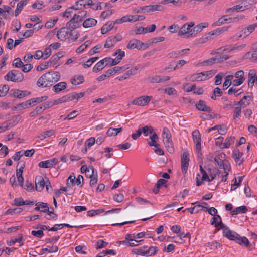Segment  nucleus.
Returning a JSON list of instances; mask_svg holds the SVG:
<instances>
[{
	"instance_id": "nucleus-53",
	"label": "nucleus",
	"mask_w": 257,
	"mask_h": 257,
	"mask_svg": "<svg viewBox=\"0 0 257 257\" xmlns=\"http://www.w3.org/2000/svg\"><path fill=\"white\" fill-rule=\"evenodd\" d=\"M179 55L180 52H179V51H175L169 52L167 54V57L170 58H177Z\"/></svg>"
},
{
	"instance_id": "nucleus-48",
	"label": "nucleus",
	"mask_w": 257,
	"mask_h": 257,
	"mask_svg": "<svg viewBox=\"0 0 257 257\" xmlns=\"http://www.w3.org/2000/svg\"><path fill=\"white\" fill-rule=\"evenodd\" d=\"M244 10L243 7L242 6L240 5H236L232 8L227 9L226 11V12H233L235 11H242Z\"/></svg>"
},
{
	"instance_id": "nucleus-39",
	"label": "nucleus",
	"mask_w": 257,
	"mask_h": 257,
	"mask_svg": "<svg viewBox=\"0 0 257 257\" xmlns=\"http://www.w3.org/2000/svg\"><path fill=\"white\" fill-rule=\"evenodd\" d=\"M104 212V210L103 209H99L97 210H91L88 211V215L90 217H92L96 215L99 214Z\"/></svg>"
},
{
	"instance_id": "nucleus-27",
	"label": "nucleus",
	"mask_w": 257,
	"mask_h": 257,
	"mask_svg": "<svg viewBox=\"0 0 257 257\" xmlns=\"http://www.w3.org/2000/svg\"><path fill=\"white\" fill-rule=\"evenodd\" d=\"M55 133V131L53 130H50L44 132H43L40 134L37 138H40L41 140H43L46 138L52 136Z\"/></svg>"
},
{
	"instance_id": "nucleus-34",
	"label": "nucleus",
	"mask_w": 257,
	"mask_h": 257,
	"mask_svg": "<svg viewBox=\"0 0 257 257\" xmlns=\"http://www.w3.org/2000/svg\"><path fill=\"white\" fill-rule=\"evenodd\" d=\"M191 78L192 81H201L205 80L202 72L193 74L191 76Z\"/></svg>"
},
{
	"instance_id": "nucleus-12",
	"label": "nucleus",
	"mask_w": 257,
	"mask_h": 257,
	"mask_svg": "<svg viewBox=\"0 0 257 257\" xmlns=\"http://www.w3.org/2000/svg\"><path fill=\"white\" fill-rule=\"evenodd\" d=\"M11 92H13V93L10 94L12 97L18 98H22L29 95L31 93L29 91L26 90L22 91L19 89H12L11 90Z\"/></svg>"
},
{
	"instance_id": "nucleus-22",
	"label": "nucleus",
	"mask_w": 257,
	"mask_h": 257,
	"mask_svg": "<svg viewBox=\"0 0 257 257\" xmlns=\"http://www.w3.org/2000/svg\"><path fill=\"white\" fill-rule=\"evenodd\" d=\"M97 20L94 18H89L86 19L83 23V26L84 28H90L92 26H95L97 24Z\"/></svg>"
},
{
	"instance_id": "nucleus-18",
	"label": "nucleus",
	"mask_w": 257,
	"mask_h": 257,
	"mask_svg": "<svg viewBox=\"0 0 257 257\" xmlns=\"http://www.w3.org/2000/svg\"><path fill=\"white\" fill-rule=\"evenodd\" d=\"M228 27H223L222 28H219L215 30L211 31L210 33L208 34V36L206 37V39L212 38L211 36H217L221 33L226 32L228 30Z\"/></svg>"
},
{
	"instance_id": "nucleus-13",
	"label": "nucleus",
	"mask_w": 257,
	"mask_h": 257,
	"mask_svg": "<svg viewBox=\"0 0 257 257\" xmlns=\"http://www.w3.org/2000/svg\"><path fill=\"white\" fill-rule=\"evenodd\" d=\"M208 26V23L207 22L201 23L196 25L190 30V33L189 34V35H192V36H194L201 32L203 28L207 27Z\"/></svg>"
},
{
	"instance_id": "nucleus-55",
	"label": "nucleus",
	"mask_w": 257,
	"mask_h": 257,
	"mask_svg": "<svg viewBox=\"0 0 257 257\" xmlns=\"http://www.w3.org/2000/svg\"><path fill=\"white\" fill-rule=\"evenodd\" d=\"M227 17L228 15L223 16V17L219 18L218 21L215 22L213 25L214 26H220L222 24L225 23V20H224V18Z\"/></svg>"
},
{
	"instance_id": "nucleus-8",
	"label": "nucleus",
	"mask_w": 257,
	"mask_h": 257,
	"mask_svg": "<svg viewBox=\"0 0 257 257\" xmlns=\"http://www.w3.org/2000/svg\"><path fill=\"white\" fill-rule=\"evenodd\" d=\"M95 4L93 2L92 0H78L76 1L74 5L75 10H81L82 7H86V6H89L93 7Z\"/></svg>"
},
{
	"instance_id": "nucleus-46",
	"label": "nucleus",
	"mask_w": 257,
	"mask_h": 257,
	"mask_svg": "<svg viewBox=\"0 0 257 257\" xmlns=\"http://www.w3.org/2000/svg\"><path fill=\"white\" fill-rule=\"evenodd\" d=\"M214 64V60H213V58H211L209 59L205 60L201 62L198 63V65L201 66H209L212 65Z\"/></svg>"
},
{
	"instance_id": "nucleus-3",
	"label": "nucleus",
	"mask_w": 257,
	"mask_h": 257,
	"mask_svg": "<svg viewBox=\"0 0 257 257\" xmlns=\"http://www.w3.org/2000/svg\"><path fill=\"white\" fill-rule=\"evenodd\" d=\"M5 79L14 82H21L24 79V75L18 70H12L5 76Z\"/></svg>"
},
{
	"instance_id": "nucleus-61",
	"label": "nucleus",
	"mask_w": 257,
	"mask_h": 257,
	"mask_svg": "<svg viewBox=\"0 0 257 257\" xmlns=\"http://www.w3.org/2000/svg\"><path fill=\"white\" fill-rule=\"evenodd\" d=\"M95 142V139L94 137H91L87 139L85 142V146L90 148L91 147Z\"/></svg>"
},
{
	"instance_id": "nucleus-19",
	"label": "nucleus",
	"mask_w": 257,
	"mask_h": 257,
	"mask_svg": "<svg viewBox=\"0 0 257 257\" xmlns=\"http://www.w3.org/2000/svg\"><path fill=\"white\" fill-rule=\"evenodd\" d=\"M67 83L65 82H61L53 87V91L56 93H58L62 90H65L67 88Z\"/></svg>"
},
{
	"instance_id": "nucleus-50",
	"label": "nucleus",
	"mask_w": 257,
	"mask_h": 257,
	"mask_svg": "<svg viewBox=\"0 0 257 257\" xmlns=\"http://www.w3.org/2000/svg\"><path fill=\"white\" fill-rule=\"evenodd\" d=\"M102 48L101 44H98L95 47H94L92 49H91L89 52V54L90 55H92L94 54L98 53V50Z\"/></svg>"
},
{
	"instance_id": "nucleus-51",
	"label": "nucleus",
	"mask_w": 257,
	"mask_h": 257,
	"mask_svg": "<svg viewBox=\"0 0 257 257\" xmlns=\"http://www.w3.org/2000/svg\"><path fill=\"white\" fill-rule=\"evenodd\" d=\"M223 77V73H219L215 76V84L216 85H219L221 83Z\"/></svg>"
},
{
	"instance_id": "nucleus-23",
	"label": "nucleus",
	"mask_w": 257,
	"mask_h": 257,
	"mask_svg": "<svg viewBox=\"0 0 257 257\" xmlns=\"http://www.w3.org/2000/svg\"><path fill=\"white\" fill-rule=\"evenodd\" d=\"M113 28V22L109 21L107 22L105 25L103 26L101 29L102 34H105Z\"/></svg>"
},
{
	"instance_id": "nucleus-63",
	"label": "nucleus",
	"mask_w": 257,
	"mask_h": 257,
	"mask_svg": "<svg viewBox=\"0 0 257 257\" xmlns=\"http://www.w3.org/2000/svg\"><path fill=\"white\" fill-rule=\"evenodd\" d=\"M131 146V144L130 143H125L123 144H119L117 145L116 147L119 149L126 150L129 149Z\"/></svg>"
},
{
	"instance_id": "nucleus-56",
	"label": "nucleus",
	"mask_w": 257,
	"mask_h": 257,
	"mask_svg": "<svg viewBox=\"0 0 257 257\" xmlns=\"http://www.w3.org/2000/svg\"><path fill=\"white\" fill-rule=\"evenodd\" d=\"M46 213L49 215V217H46V218L48 220H51V219H53L56 220L57 217V215L54 213L53 211H50L48 209V211L46 212Z\"/></svg>"
},
{
	"instance_id": "nucleus-43",
	"label": "nucleus",
	"mask_w": 257,
	"mask_h": 257,
	"mask_svg": "<svg viewBox=\"0 0 257 257\" xmlns=\"http://www.w3.org/2000/svg\"><path fill=\"white\" fill-rule=\"evenodd\" d=\"M19 106H20V109H25L29 108L33 106L31 103V100H28L25 102H22L19 103Z\"/></svg>"
},
{
	"instance_id": "nucleus-24",
	"label": "nucleus",
	"mask_w": 257,
	"mask_h": 257,
	"mask_svg": "<svg viewBox=\"0 0 257 257\" xmlns=\"http://www.w3.org/2000/svg\"><path fill=\"white\" fill-rule=\"evenodd\" d=\"M27 0H21L17 5L16 9L15 11V16H17L23 9L24 6L27 4Z\"/></svg>"
},
{
	"instance_id": "nucleus-42",
	"label": "nucleus",
	"mask_w": 257,
	"mask_h": 257,
	"mask_svg": "<svg viewBox=\"0 0 257 257\" xmlns=\"http://www.w3.org/2000/svg\"><path fill=\"white\" fill-rule=\"evenodd\" d=\"M163 139H168L171 138V134L167 127H164L162 132Z\"/></svg>"
},
{
	"instance_id": "nucleus-17",
	"label": "nucleus",
	"mask_w": 257,
	"mask_h": 257,
	"mask_svg": "<svg viewBox=\"0 0 257 257\" xmlns=\"http://www.w3.org/2000/svg\"><path fill=\"white\" fill-rule=\"evenodd\" d=\"M79 21L74 17L66 23L67 29L74 30L79 27Z\"/></svg>"
},
{
	"instance_id": "nucleus-32",
	"label": "nucleus",
	"mask_w": 257,
	"mask_h": 257,
	"mask_svg": "<svg viewBox=\"0 0 257 257\" xmlns=\"http://www.w3.org/2000/svg\"><path fill=\"white\" fill-rule=\"evenodd\" d=\"M250 35L249 31L247 29V27L243 28L240 32L236 34V37L238 38H245Z\"/></svg>"
},
{
	"instance_id": "nucleus-14",
	"label": "nucleus",
	"mask_w": 257,
	"mask_h": 257,
	"mask_svg": "<svg viewBox=\"0 0 257 257\" xmlns=\"http://www.w3.org/2000/svg\"><path fill=\"white\" fill-rule=\"evenodd\" d=\"M122 38L121 35H117L113 37H109L105 42L104 44L105 48H110L113 46V43H116L117 41H120L122 40Z\"/></svg>"
},
{
	"instance_id": "nucleus-44",
	"label": "nucleus",
	"mask_w": 257,
	"mask_h": 257,
	"mask_svg": "<svg viewBox=\"0 0 257 257\" xmlns=\"http://www.w3.org/2000/svg\"><path fill=\"white\" fill-rule=\"evenodd\" d=\"M241 114V107L240 106H237L235 107L233 111V119L236 118H239Z\"/></svg>"
},
{
	"instance_id": "nucleus-37",
	"label": "nucleus",
	"mask_w": 257,
	"mask_h": 257,
	"mask_svg": "<svg viewBox=\"0 0 257 257\" xmlns=\"http://www.w3.org/2000/svg\"><path fill=\"white\" fill-rule=\"evenodd\" d=\"M51 61H48L47 62H45L44 63H42L41 65L38 66L37 67V71H42L45 69L48 68L49 66L51 65Z\"/></svg>"
},
{
	"instance_id": "nucleus-29",
	"label": "nucleus",
	"mask_w": 257,
	"mask_h": 257,
	"mask_svg": "<svg viewBox=\"0 0 257 257\" xmlns=\"http://www.w3.org/2000/svg\"><path fill=\"white\" fill-rule=\"evenodd\" d=\"M105 67L104 62L101 60L97 62L93 68V72L97 73L101 71Z\"/></svg>"
},
{
	"instance_id": "nucleus-15",
	"label": "nucleus",
	"mask_w": 257,
	"mask_h": 257,
	"mask_svg": "<svg viewBox=\"0 0 257 257\" xmlns=\"http://www.w3.org/2000/svg\"><path fill=\"white\" fill-rule=\"evenodd\" d=\"M196 108L199 111L210 112L211 111V108L206 105L205 102L203 100H199L195 104Z\"/></svg>"
},
{
	"instance_id": "nucleus-40",
	"label": "nucleus",
	"mask_w": 257,
	"mask_h": 257,
	"mask_svg": "<svg viewBox=\"0 0 257 257\" xmlns=\"http://www.w3.org/2000/svg\"><path fill=\"white\" fill-rule=\"evenodd\" d=\"M158 250V247L156 246L150 247L148 250H146V252H149L148 254L147 255V256H151L152 255H154L155 254H156Z\"/></svg>"
},
{
	"instance_id": "nucleus-4",
	"label": "nucleus",
	"mask_w": 257,
	"mask_h": 257,
	"mask_svg": "<svg viewBox=\"0 0 257 257\" xmlns=\"http://www.w3.org/2000/svg\"><path fill=\"white\" fill-rule=\"evenodd\" d=\"M151 98L152 96H142L134 99L131 102V104L144 106L149 103Z\"/></svg>"
},
{
	"instance_id": "nucleus-21",
	"label": "nucleus",
	"mask_w": 257,
	"mask_h": 257,
	"mask_svg": "<svg viewBox=\"0 0 257 257\" xmlns=\"http://www.w3.org/2000/svg\"><path fill=\"white\" fill-rule=\"evenodd\" d=\"M57 36L61 41H64L68 38V33L65 27L59 29L57 32Z\"/></svg>"
},
{
	"instance_id": "nucleus-2",
	"label": "nucleus",
	"mask_w": 257,
	"mask_h": 257,
	"mask_svg": "<svg viewBox=\"0 0 257 257\" xmlns=\"http://www.w3.org/2000/svg\"><path fill=\"white\" fill-rule=\"evenodd\" d=\"M223 236L229 240L235 241L241 245H244L245 247L249 248L251 245L248 239L245 237H241L236 232L225 228L223 231Z\"/></svg>"
},
{
	"instance_id": "nucleus-7",
	"label": "nucleus",
	"mask_w": 257,
	"mask_h": 257,
	"mask_svg": "<svg viewBox=\"0 0 257 257\" xmlns=\"http://www.w3.org/2000/svg\"><path fill=\"white\" fill-rule=\"evenodd\" d=\"M192 137L194 143L196 144V149L198 154L201 155V135L198 130H196L192 132Z\"/></svg>"
},
{
	"instance_id": "nucleus-1",
	"label": "nucleus",
	"mask_w": 257,
	"mask_h": 257,
	"mask_svg": "<svg viewBox=\"0 0 257 257\" xmlns=\"http://www.w3.org/2000/svg\"><path fill=\"white\" fill-rule=\"evenodd\" d=\"M60 74L58 72L49 71L40 77L37 81L39 87H48L53 85V83L58 81L60 78Z\"/></svg>"
},
{
	"instance_id": "nucleus-9",
	"label": "nucleus",
	"mask_w": 257,
	"mask_h": 257,
	"mask_svg": "<svg viewBox=\"0 0 257 257\" xmlns=\"http://www.w3.org/2000/svg\"><path fill=\"white\" fill-rule=\"evenodd\" d=\"M200 171L202 175V179L201 181L199 179V177H200L199 174H197V177L196 178V185L197 186H200L202 184V181H207L208 182H211V180L206 173V172L204 170L202 166L200 165Z\"/></svg>"
},
{
	"instance_id": "nucleus-11",
	"label": "nucleus",
	"mask_w": 257,
	"mask_h": 257,
	"mask_svg": "<svg viewBox=\"0 0 257 257\" xmlns=\"http://www.w3.org/2000/svg\"><path fill=\"white\" fill-rule=\"evenodd\" d=\"M58 159L53 158L48 160L43 161L39 162L38 166L40 168H49L56 165L58 163Z\"/></svg>"
},
{
	"instance_id": "nucleus-5",
	"label": "nucleus",
	"mask_w": 257,
	"mask_h": 257,
	"mask_svg": "<svg viewBox=\"0 0 257 257\" xmlns=\"http://www.w3.org/2000/svg\"><path fill=\"white\" fill-rule=\"evenodd\" d=\"M189 162V154L187 152H184L181 154V166L183 173L187 172Z\"/></svg>"
},
{
	"instance_id": "nucleus-30",
	"label": "nucleus",
	"mask_w": 257,
	"mask_h": 257,
	"mask_svg": "<svg viewBox=\"0 0 257 257\" xmlns=\"http://www.w3.org/2000/svg\"><path fill=\"white\" fill-rule=\"evenodd\" d=\"M140 130L141 131V133H143L145 136H147L149 134H152L154 131V129L152 126L147 125L140 128Z\"/></svg>"
},
{
	"instance_id": "nucleus-52",
	"label": "nucleus",
	"mask_w": 257,
	"mask_h": 257,
	"mask_svg": "<svg viewBox=\"0 0 257 257\" xmlns=\"http://www.w3.org/2000/svg\"><path fill=\"white\" fill-rule=\"evenodd\" d=\"M165 145L167 148V150L170 153H172L174 152V148L172 141L170 142H168V143L165 144Z\"/></svg>"
},
{
	"instance_id": "nucleus-49",
	"label": "nucleus",
	"mask_w": 257,
	"mask_h": 257,
	"mask_svg": "<svg viewBox=\"0 0 257 257\" xmlns=\"http://www.w3.org/2000/svg\"><path fill=\"white\" fill-rule=\"evenodd\" d=\"M23 63L20 58H15L12 64L13 66L17 68H20L23 66Z\"/></svg>"
},
{
	"instance_id": "nucleus-45",
	"label": "nucleus",
	"mask_w": 257,
	"mask_h": 257,
	"mask_svg": "<svg viewBox=\"0 0 257 257\" xmlns=\"http://www.w3.org/2000/svg\"><path fill=\"white\" fill-rule=\"evenodd\" d=\"M132 252L136 254L141 255L142 256H147V255L148 254V253H147L146 250H143L141 248L133 249Z\"/></svg>"
},
{
	"instance_id": "nucleus-16",
	"label": "nucleus",
	"mask_w": 257,
	"mask_h": 257,
	"mask_svg": "<svg viewBox=\"0 0 257 257\" xmlns=\"http://www.w3.org/2000/svg\"><path fill=\"white\" fill-rule=\"evenodd\" d=\"M242 155L243 153L240 152L238 150H235L232 152V157L238 165H240L243 163V159L241 158Z\"/></svg>"
},
{
	"instance_id": "nucleus-33",
	"label": "nucleus",
	"mask_w": 257,
	"mask_h": 257,
	"mask_svg": "<svg viewBox=\"0 0 257 257\" xmlns=\"http://www.w3.org/2000/svg\"><path fill=\"white\" fill-rule=\"evenodd\" d=\"M64 52L63 51H60L58 52L57 53L55 54V55H53L49 60L50 61H51V64L53 62H56L58 61L60 58L64 56Z\"/></svg>"
},
{
	"instance_id": "nucleus-60",
	"label": "nucleus",
	"mask_w": 257,
	"mask_h": 257,
	"mask_svg": "<svg viewBox=\"0 0 257 257\" xmlns=\"http://www.w3.org/2000/svg\"><path fill=\"white\" fill-rule=\"evenodd\" d=\"M113 13V10H108L102 12L101 14V17L103 19H105L108 16L111 15Z\"/></svg>"
},
{
	"instance_id": "nucleus-26",
	"label": "nucleus",
	"mask_w": 257,
	"mask_h": 257,
	"mask_svg": "<svg viewBox=\"0 0 257 257\" xmlns=\"http://www.w3.org/2000/svg\"><path fill=\"white\" fill-rule=\"evenodd\" d=\"M234 76L233 75H228L225 78V82L223 83V87L224 90L227 89L231 84V81Z\"/></svg>"
},
{
	"instance_id": "nucleus-57",
	"label": "nucleus",
	"mask_w": 257,
	"mask_h": 257,
	"mask_svg": "<svg viewBox=\"0 0 257 257\" xmlns=\"http://www.w3.org/2000/svg\"><path fill=\"white\" fill-rule=\"evenodd\" d=\"M39 206L40 208L44 209V210H40L41 212L46 213L47 211H48L49 208L47 203L39 202Z\"/></svg>"
},
{
	"instance_id": "nucleus-36",
	"label": "nucleus",
	"mask_w": 257,
	"mask_h": 257,
	"mask_svg": "<svg viewBox=\"0 0 257 257\" xmlns=\"http://www.w3.org/2000/svg\"><path fill=\"white\" fill-rule=\"evenodd\" d=\"M235 140L234 137H230L226 138L225 140V142L223 143L222 148H228L230 146L231 144L234 143Z\"/></svg>"
},
{
	"instance_id": "nucleus-31",
	"label": "nucleus",
	"mask_w": 257,
	"mask_h": 257,
	"mask_svg": "<svg viewBox=\"0 0 257 257\" xmlns=\"http://www.w3.org/2000/svg\"><path fill=\"white\" fill-rule=\"evenodd\" d=\"M92 42V41L88 40L86 41L83 44L79 46L77 49L76 52L77 53H81L86 49Z\"/></svg>"
},
{
	"instance_id": "nucleus-62",
	"label": "nucleus",
	"mask_w": 257,
	"mask_h": 257,
	"mask_svg": "<svg viewBox=\"0 0 257 257\" xmlns=\"http://www.w3.org/2000/svg\"><path fill=\"white\" fill-rule=\"evenodd\" d=\"M31 234L33 236H36L40 238H42V236L44 235L43 231L42 230H39L38 231L33 230L32 231Z\"/></svg>"
},
{
	"instance_id": "nucleus-47",
	"label": "nucleus",
	"mask_w": 257,
	"mask_h": 257,
	"mask_svg": "<svg viewBox=\"0 0 257 257\" xmlns=\"http://www.w3.org/2000/svg\"><path fill=\"white\" fill-rule=\"evenodd\" d=\"M23 239V235L22 234H19V237L16 239H11L9 242H8V244L9 246L13 245L16 242H20Z\"/></svg>"
},
{
	"instance_id": "nucleus-58",
	"label": "nucleus",
	"mask_w": 257,
	"mask_h": 257,
	"mask_svg": "<svg viewBox=\"0 0 257 257\" xmlns=\"http://www.w3.org/2000/svg\"><path fill=\"white\" fill-rule=\"evenodd\" d=\"M150 7L151 12L155 11H162L164 10L163 7L160 5H150Z\"/></svg>"
},
{
	"instance_id": "nucleus-41",
	"label": "nucleus",
	"mask_w": 257,
	"mask_h": 257,
	"mask_svg": "<svg viewBox=\"0 0 257 257\" xmlns=\"http://www.w3.org/2000/svg\"><path fill=\"white\" fill-rule=\"evenodd\" d=\"M75 182V177L74 174L72 173L69 176L67 181V185L68 187L73 186Z\"/></svg>"
},
{
	"instance_id": "nucleus-28",
	"label": "nucleus",
	"mask_w": 257,
	"mask_h": 257,
	"mask_svg": "<svg viewBox=\"0 0 257 257\" xmlns=\"http://www.w3.org/2000/svg\"><path fill=\"white\" fill-rule=\"evenodd\" d=\"M247 211V208L245 206H241L238 207L236 208L234 210H233L231 212V214L232 215H237L240 213H244L246 212Z\"/></svg>"
},
{
	"instance_id": "nucleus-38",
	"label": "nucleus",
	"mask_w": 257,
	"mask_h": 257,
	"mask_svg": "<svg viewBox=\"0 0 257 257\" xmlns=\"http://www.w3.org/2000/svg\"><path fill=\"white\" fill-rule=\"evenodd\" d=\"M99 59L98 57H92L91 58H90L88 59L86 63H84L83 64V66L84 68H86L90 67L92 63H93L94 62H95L96 60H97Z\"/></svg>"
},
{
	"instance_id": "nucleus-59",
	"label": "nucleus",
	"mask_w": 257,
	"mask_h": 257,
	"mask_svg": "<svg viewBox=\"0 0 257 257\" xmlns=\"http://www.w3.org/2000/svg\"><path fill=\"white\" fill-rule=\"evenodd\" d=\"M123 195L121 193L116 194L113 197V199L115 201L117 202H121L123 200Z\"/></svg>"
},
{
	"instance_id": "nucleus-20",
	"label": "nucleus",
	"mask_w": 257,
	"mask_h": 257,
	"mask_svg": "<svg viewBox=\"0 0 257 257\" xmlns=\"http://www.w3.org/2000/svg\"><path fill=\"white\" fill-rule=\"evenodd\" d=\"M127 48L129 49L136 48L137 49H141L140 41L137 39H132L129 41Z\"/></svg>"
},
{
	"instance_id": "nucleus-64",
	"label": "nucleus",
	"mask_w": 257,
	"mask_h": 257,
	"mask_svg": "<svg viewBox=\"0 0 257 257\" xmlns=\"http://www.w3.org/2000/svg\"><path fill=\"white\" fill-rule=\"evenodd\" d=\"M15 205L17 206H21L25 205L24 201L22 198H17L14 200Z\"/></svg>"
},
{
	"instance_id": "nucleus-25",
	"label": "nucleus",
	"mask_w": 257,
	"mask_h": 257,
	"mask_svg": "<svg viewBox=\"0 0 257 257\" xmlns=\"http://www.w3.org/2000/svg\"><path fill=\"white\" fill-rule=\"evenodd\" d=\"M122 130V127L119 128H112L110 127L107 131L106 134L108 136H116L118 135V133H120Z\"/></svg>"
},
{
	"instance_id": "nucleus-6",
	"label": "nucleus",
	"mask_w": 257,
	"mask_h": 257,
	"mask_svg": "<svg viewBox=\"0 0 257 257\" xmlns=\"http://www.w3.org/2000/svg\"><path fill=\"white\" fill-rule=\"evenodd\" d=\"M194 25V23L193 22H189V23H186L183 25L180 31L178 32L179 36L184 35L186 37L188 38L191 37L192 35H189L190 33V30L191 28Z\"/></svg>"
},
{
	"instance_id": "nucleus-54",
	"label": "nucleus",
	"mask_w": 257,
	"mask_h": 257,
	"mask_svg": "<svg viewBox=\"0 0 257 257\" xmlns=\"http://www.w3.org/2000/svg\"><path fill=\"white\" fill-rule=\"evenodd\" d=\"M234 77L236 79H243V80H245L244 73L243 70H239L237 71L234 74Z\"/></svg>"
},
{
	"instance_id": "nucleus-35",
	"label": "nucleus",
	"mask_w": 257,
	"mask_h": 257,
	"mask_svg": "<svg viewBox=\"0 0 257 257\" xmlns=\"http://www.w3.org/2000/svg\"><path fill=\"white\" fill-rule=\"evenodd\" d=\"M87 11L85 10H82L79 11L77 14H75L74 15V17L78 20L79 22L81 21L84 17L86 16Z\"/></svg>"
},
{
	"instance_id": "nucleus-10",
	"label": "nucleus",
	"mask_w": 257,
	"mask_h": 257,
	"mask_svg": "<svg viewBox=\"0 0 257 257\" xmlns=\"http://www.w3.org/2000/svg\"><path fill=\"white\" fill-rule=\"evenodd\" d=\"M46 179L42 176H37L35 178V188L38 191H42L45 187Z\"/></svg>"
}]
</instances>
